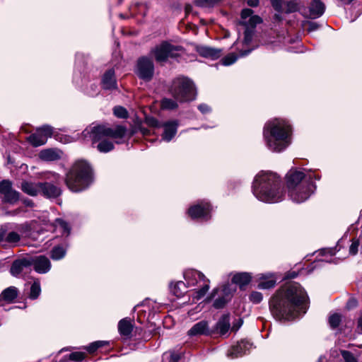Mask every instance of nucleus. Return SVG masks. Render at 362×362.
I'll return each mask as SVG.
<instances>
[{"instance_id":"obj_56","label":"nucleus","mask_w":362,"mask_h":362,"mask_svg":"<svg viewBox=\"0 0 362 362\" xmlns=\"http://www.w3.org/2000/svg\"><path fill=\"white\" fill-rule=\"evenodd\" d=\"M319 28V25L317 23L315 22H309L308 23V32H313Z\"/></svg>"},{"instance_id":"obj_4","label":"nucleus","mask_w":362,"mask_h":362,"mask_svg":"<svg viewBox=\"0 0 362 362\" xmlns=\"http://www.w3.org/2000/svg\"><path fill=\"white\" fill-rule=\"evenodd\" d=\"M320 180V176L313 173L305 174L297 169H291L286 174V185L288 196L292 201L302 203L307 200L314 192L316 186L313 179Z\"/></svg>"},{"instance_id":"obj_29","label":"nucleus","mask_w":362,"mask_h":362,"mask_svg":"<svg viewBox=\"0 0 362 362\" xmlns=\"http://www.w3.org/2000/svg\"><path fill=\"white\" fill-rule=\"evenodd\" d=\"M40 158L47 161L57 160L60 158V153L54 149H45L40 152Z\"/></svg>"},{"instance_id":"obj_34","label":"nucleus","mask_w":362,"mask_h":362,"mask_svg":"<svg viewBox=\"0 0 362 362\" xmlns=\"http://www.w3.org/2000/svg\"><path fill=\"white\" fill-rule=\"evenodd\" d=\"M185 283L180 281L175 284H170V291L177 297H181L185 292Z\"/></svg>"},{"instance_id":"obj_18","label":"nucleus","mask_w":362,"mask_h":362,"mask_svg":"<svg viewBox=\"0 0 362 362\" xmlns=\"http://www.w3.org/2000/svg\"><path fill=\"white\" fill-rule=\"evenodd\" d=\"M21 190L31 197H37L40 195L41 182L23 181L21 185Z\"/></svg>"},{"instance_id":"obj_11","label":"nucleus","mask_w":362,"mask_h":362,"mask_svg":"<svg viewBox=\"0 0 362 362\" xmlns=\"http://www.w3.org/2000/svg\"><path fill=\"white\" fill-rule=\"evenodd\" d=\"M154 74V65L152 60L147 57H141L137 62L136 74L144 80L150 81Z\"/></svg>"},{"instance_id":"obj_49","label":"nucleus","mask_w":362,"mask_h":362,"mask_svg":"<svg viewBox=\"0 0 362 362\" xmlns=\"http://www.w3.org/2000/svg\"><path fill=\"white\" fill-rule=\"evenodd\" d=\"M341 356L346 362H358L353 354L349 351H341Z\"/></svg>"},{"instance_id":"obj_47","label":"nucleus","mask_w":362,"mask_h":362,"mask_svg":"<svg viewBox=\"0 0 362 362\" xmlns=\"http://www.w3.org/2000/svg\"><path fill=\"white\" fill-rule=\"evenodd\" d=\"M209 288V286L208 284H204L201 289L196 291V296L194 297V299L197 300H200L204 295L206 293Z\"/></svg>"},{"instance_id":"obj_35","label":"nucleus","mask_w":362,"mask_h":362,"mask_svg":"<svg viewBox=\"0 0 362 362\" xmlns=\"http://www.w3.org/2000/svg\"><path fill=\"white\" fill-rule=\"evenodd\" d=\"M178 103H180L178 100H177L175 98H163L160 102L161 108L163 110H175L178 107Z\"/></svg>"},{"instance_id":"obj_9","label":"nucleus","mask_w":362,"mask_h":362,"mask_svg":"<svg viewBox=\"0 0 362 362\" xmlns=\"http://www.w3.org/2000/svg\"><path fill=\"white\" fill-rule=\"evenodd\" d=\"M51 181L41 182L40 195L47 199H54L62 194V189L58 186L61 182L60 175L57 173H51L47 177Z\"/></svg>"},{"instance_id":"obj_8","label":"nucleus","mask_w":362,"mask_h":362,"mask_svg":"<svg viewBox=\"0 0 362 362\" xmlns=\"http://www.w3.org/2000/svg\"><path fill=\"white\" fill-rule=\"evenodd\" d=\"M183 52L180 46L163 42L151 50V54L158 62H165L168 58H177Z\"/></svg>"},{"instance_id":"obj_40","label":"nucleus","mask_w":362,"mask_h":362,"mask_svg":"<svg viewBox=\"0 0 362 362\" xmlns=\"http://www.w3.org/2000/svg\"><path fill=\"white\" fill-rule=\"evenodd\" d=\"M341 320V315L339 314L334 313L329 316L328 322H329V325L331 327V328L335 329L339 325Z\"/></svg>"},{"instance_id":"obj_61","label":"nucleus","mask_w":362,"mask_h":362,"mask_svg":"<svg viewBox=\"0 0 362 362\" xmlns=\"http://www.w3.org/2000/svg\"><path fill=\"white\" fill-rule=\"evenodd\" d=\"M140 132L143 135H148L150 134V131L145 127H141Z\"/></svg>"},{"instance_id":"obj_48","label":"nucleus","mask_w":362,"mask_h":362,"mask_svg":"<svg viewBox=\"0 0 362 362\" xmlns=\"http://www.w3.org/2000/svg\"><path fill=\"white\" fill-rule=\"evenodd\" d=\"M262 294L258 291H253L250 295V300L254 303H259L262 300Z\"/></svg>"},{"instance_id":"obj_32","label":"nucleus","mask_w":362,"mask_h":362,"mask_svg":"<svg viewBox=\"0 0 362 362\" xmlns=\"http://www.w3.org/2000/svg\"><path fill=\"white\" fill-rule=\"evenodd\" d=\"M29 265L28 260L27 259H21L15 261L11 267V273L13 276H17L21 274L24 267Z\"/></svg>"},{"instance_id":"obj_24","label":"nucleus","mask_w":362,"mask_h":362,"mask_svg":"<svg viewBox=\"0 0 362 362\" xmlns=\"http://www.w3.org/2000/svg\"><path fill=\"white\" fill-rule=\"evenodd\" d=\"M188 335L190 337L198 335H206L209 334V326L206 321H200L188 331Z\"/></svg>"},{"instance_id":"obj_39","label":"nucleus","mask_w":362,"mask_h":362,"mask_svg":"<svg viewBox=\"0 0 362 362\" xmlns=\"http://www.w3.org/2000/svg\"><path fill=\"white\" fill-rule=\"evenodd\" d=\"M182 356V353L175 351H170L163 354V359L168 360V362H178Z\"/></svg>"},{"instance_id":"obj_36","label":"nucleus","mask_w":362,"mask_h":362,"mask_svg":"<svg viewBox=\"0 0 362 362\" xmlns=\"http://www.w3.org/2000/svg\"><path fill=\"white\" fill-rule=\"evenodd\" d=\"M284 10L279 13H291L299 10V4L296 1H284L283 4Z\"/></svg>"},{"instance_id":"obj_22","label":"nucleus","mask_w":362,"mask_h":362,"mask_svg":"<svg viewBox=\"0 0 362 362\" xmlns=\"http://www.w3.org/2000/svg\"><path fill=\"white\" fill-rule=\"evenodd\" d=\"M133 327V323L129 318H124L118 323L119 333L124 339L130 338Z\"/></svg>"},{"instance_id":"obj_25","label":"nucleus","mask_w":362,"mask_h":362,"mask_svg":"<svg viewBox=\"0 0 362 362\" xmlns=\"http://www.w3.org/2000/svg\"><path fill=\"white\" fill-rule=\"evenodd\" d=\"M276 279L271 274H261L258 288L261 289H269L276 285Z\"/></svg>"},{"instance_id":"obj_53","label":"nucleus","mask_w":362,"mask_h":362,"mask_svg":"<svg viewBox=\"0 0 362 362\" xmlns=\"http://www.w3.org/2000/svg\"><path fill=\"white\" fill-rule=\"evenodd\" d=\"M270 2L273 6V8L277 11L280 12L284 10L283 4L284 1L283 0H270Z\"/></svg>"},{"instance_id":"obj_37","label":"nucleus","mask_w":362,"mask_h":362,"mask_svg":"<svg viewBox=\"0 0 362 362\" xmlns=\"http://www.w3.org/2000/svg\"><path fill=\"white\" fill-rule=\"evenodd\" d=\"M66 255V249L61 246L54 247L51 252V258L54 260L62 259Z\"/></svg>"},{"instance_id":"obj_17","label":"nucleus","mask_w":362,"mask_h":362,"mask_svg":"<svg viewBox=\"0 0 362 362\" xmlns=\"http://www.w3.org/2000/svg\"><path fill=\"white\" fill-rule=\"evenodd\" d=\"M102 87L106 90H113L117 88L115 73L113 69L106 71L102 77Z\"/></svg>"},{"instance_id":"obj_63","label":"nucleus","mask_w":362,"mask_h":362,"mask_svg":"<svg viewBox=\"0 0 362 362\" xmlns=\"http://www.w3.org/2000/svg\"><path fill=\"white\" fill-rule=\"evenodd\" d=\"M358 327L360 331L362 332V317L359 318L358 322Z\"/></svg>"},{"instance_id":"obj_64","label":"nucleus","mask_w":362,"mask_h":362,"mask_svg":"<svg viewBox=\"0 0 362 362\" xmlns=\"http://www.w3.org/2000/svg\"><path fill=\"white\" fill-rule=\"evenodd\" d=\"M297 276L295 272H292L288 274V277L291 279H293Z\"/></svg>"},{"instance_id":"obj_3","label":"nucleus","mask_w":362,"mask_h":362,"mask_svg":"<svg viewBox=\"0 0 362 362\" xmlns=\"http://www.w3.org/2000/svg\"><path fill=\"white\" fill-rule=\"evenodd\" d=\"M263 135L267 148L280 153L291 144L292 129L286 119L276 118L266 123Z\"/></svg>"},{"instance_id":"obj_28","label":"nucleus","mask_w":362,"mask_h":362,"mask_svg":"<svg viewBox=\"0 0 362 362\" xmlns=\"http://www.w3.org/2000/svg\"><path fill=\"white\" fill-rule=\"evenodd\" d=\"M230 328V317L228 315H223L216 324V329L221 334H226Z\"/></svg>"},{"instance_id":"obj_15","label":"nucleus","mask_w":362,"mask_h":362,"mask_svg":"<svg viewBox=\"0 0 362 362\" xmlns=\"http://www.w3.org/2000/svg\"><path fill=\"white\" fill-rule=\"evenodd\" d=\"M252 347V344L247 340H242L233 346L228 351V356L232 358H238L245 354Z\"/></svg>"},{"instance_id":"obj_33","label":"nucleus","mask_w":362,"mask_h":362,"mask_svg":"<svg viewBox=\"0 0 362 362\" xmlns=\"http://www.w3.org/2000/svg\"><path fill=\"white\" fill-rule=\"evenodd\" d=\"M28 140L34 146H40L46 143L45 136L37 131L36 133L30 135Z\"/></svg>"},{"instance_id":"obj_31","label":"nucleus","mask_w":362,"mask_h":362,"mask_svg":"<svg viewBox=\"0 0 362 362\" xmlns=\"http://www.w3.org/2000/svg\"><path fill=\"white\" fill-rule=\"evenodd\" d=\"M107 138L108 137H103L101 140L94 143L98 142L97 148L101 153H107L114 148L113 143Z\"/></svg>"},{"instance_id":"obj_54","label":"nucleus","mask_w":362,"mask_h":362,"mask_svg":"<svg viewBox=\"0 0 362 362\" xmlns=\"http://www.w3.org/2000/svg\"><path fill=\"white\" fill-rule=\"evenodd\" d=\"M243 320L242 318H238L237 320H235V322H233V326H232V331H238L240 327L243 325Z\"/></svg>"},{"instance_id":"obj_46","label":"nucleus","mask_w":362,"mask_h":362,"mask_svg":"<svg viewBox=\"0 0 362 362\" xmlns=\"http://www.w3.org/2000/svg\"><path fill=\"white\" fill-rule=\"evenodd\" d=\"M209 288V286L208 284H204L201 289L196 291V296L194 297V299L197 300H200L204 295L206 293Z\"/></svg>"},{"instance_id":"obj_60","label":"nucleus","mask_w":362,"mask_h":362,"mask_svg":"<svg viewBox=\"0 0 362 362\" xmlns=\"http://www.w3.org/2000/svg\"><path fill=\"white\" fill-rule=\"evenodd\" d=\"M247 3L250 6L256 7L259 5V0H248Z\"/></svg>"},{"instance_id":"obj_27","label":"nucleus","mask_w":362,"mask_h":362,"mask_svg":"<svg viewBox=\"0 0 362 362\" xmlns=\"http://www.w3.org/2000/svg\"><path fill=\"white\" fill-rule=\"evenodd\" d=\"M251 280V275L247 272H241L235 274L232 279V281L238 285L240 288L248 284Z\"/></svg>"},{"instance_id":"obj_21","label":"nucleus","mask_w":362,"mask_h":362,"mask_svg":"<svg viewBox=\"0 0 362 362\" xmlns=\"http://www.w3.org/2000/svg\"><path fill=\"white\" fill-rule=\"evenodd\" d=\"M184 276L188 286H194L201 281H205L204 275L197 270L186 271Z\"/></svg>"},{"instance_id":"obj_16","label":"nucleus","mask_w":362,"mask_h":362,"mask_svg":"<svg viewBox=\"0 0 362 362\" xmlns=\"http://www.w3.org/2000/svg\"><path fill=\"white\" fill-rule=\"evenodd\" d=\"M253 11L250 8H245L241 12L240 24L245 26H250L252 28L262 23V19L258 16L252 15Z\"/></svg>"},{"instance_id":"obj_45","label":"nucleus","mask_w":362,"mask_h":362,"mask_svg":"<svg viewBox=\"0 0 362 362\" xmlns=\"http://www.w3.org/2000/svg\"><path fill=\"white\" fill-rule=\"evenodd\" d=\"M114 114L119 118H127L128 112L125 108L121 106H117L114 108Z\"/></svg>"},{"instance_id":"obj_13","label":"nucleus","mask_w":362,"mask_h":362,"mask_svg":"<svg viewBox=\"0 0 362 362\" xmlns=\"http://www.w3.org/2000/svg\"><path fill=\"white\" fill-rule=\"evenodd\" d=\"M21 235L15 231L6 232L5 229H0V245L2 247H16L19 245Z\"/></svg>"},{"instance_id":"obj_51","label":"nucleus","mask_w":362,"mask_h":362,"mask_svg":"<svg viewBox=\"0 0 362 362\" xmlns=\"http://www.w3.org/2000/svg\"><path fill=\"white\" fill-rule=\"evenodd\" d=\"M359 240L357 239H353L352 243L349 247V253L352 255H355L358 250Z\"/></svg>"},{"instance_id":"obj_41","label":"nucleus","mask_w":362,"mask_h":362,"mask_svg":"<svg viewBox=\"0 0 362 362\" xmlns=\"http://www.w3.org/2000/svg\"><path fill=\"white\" fill-rule=\"evenodd\" d=\"M238 56L237 54H235L234 53H230V54H228L227 56H226L225 57H223L221 59V62H222L223 65L229 66V65H231L233 63H235L236 62V60L238 59Z\"/></svg>"},{"instance_id":"obj_1","label":"nucleus","mask_w":362,"mask_h":362,"mask_svg":"<svg viewBox=\"0 0 362 362\" xmlns=\"http://www.w3.org/2000/svg\"><path fill=\"white\" fill-rule=\"evenodd\" d=\"M308 296L296 282H288L279 288L269 301L272 315L278 320H293L306 312Z\"/></svg>"},{"instance_id":"obj_38","label":"nucleus","mask_w":362,"mask_h":362,"mask_svg":"<svg viewBox=\"0 0 362 362\" xmlns=\"http://www.w3.org/2000/svg\"><path fill=\"white\" fill-rule=\"evenodd\" d=\"M41 293L40 284L39 281H35L30 286L29 297L31 299H36Z\"/></svg>"},{"instance_id":"obj_50","label":"nucleus","mask_w":362,"mask_h":362,"mask_svg":"<svg viewBox=\"0 0 362 362\" xmlns=\"http://www.w3.org/2000/svg\"><path fill=\"white\" fill-rule=\"evenodd\" d=\"M228 300L225 297H221L216 299L214 302V307L216 309L222 308L225 306Z\"/></svg>"},{"instance_id":"obj_43","label":"nucleus","mask_w":362,"mask_h":362,"mask_svg":"<svg viewBox=\"0 0 362 362\" xmlns=\"http://www.w3.org/2000/svg\"><path fill=\"white\" fill-rule=\"evenodd\" d=\"M253 29L254 28H252L250 26H246V29L244 32V45H247L252 41L253 36Z\"/></svg>"},{"instance_id":"obj_10","label":"nucleus","mask_w":362,"mask_h":362,"mask_svg":"<svg viewBox=\"0 0 362 362\" xmlns=\"http://www.w3.org/2000/svg\"><path fill=\"white\" fill-rule=\"evenodd\" d=\"M0 194L4 203L16 204L20 199V193L13 188V185L8 180L0 182Z\"/></svg>"},{"instance_id":"obj_12","label":"nucleus","mask_w":362,"mask_h":362,"mask_svg":"<svg viewBox=\"0 0 362 362\" xmlns=\"http://www.w3.org/2000/svg\"><path fill=\"white\" fill-rule=\"evenodd\" d=\"M211 205L206 202L194 205L188 209L189 216L193 218L208 220L210 218Z\"/></svg>"},{"instance_id":"obj_59","label":"nucleus","mask_w":362,"mask_h":362,"mask_svg":"<svg viewBox=\"0 0 362 362\" xmlns=\"http://www.w3.org/2000/svg\"><path fill=\"white\" fill-rule=\"evenodd\" d=\"M94 346H96L98 349L100 347H102L107 344V341H94Z\"/></svg>"},{"instance_id":"obj_26","label":"nucleus","mask_w":362,"mask_h":362,"mask_svg":"<svg viewBox=\"0 0 362 362\" xmlns=\"http://www.w3.org/2000/svg\"><path fill=\"white\" fill-rule=\"evenodd\" d=\"M18 296V289L14 286H10L4 289L0 295V300L8 303L13 302Z\"/></svg>"},{"instance_id":"obj_44","label":"nucleus","mask_w":362,"mask_h":362,"mask_svg":"<svg viewBox=\"0 0 362 362\" xmlns=\"http://www.w3.org/2000/svg\"><path fill=\"white\" fill-rule=\"evenodd\" d=\"M85 353L81 351L72 352L69 355V360L74 361L76 362L82 361L85 358Z\"/></svg>"},{"instance_id":"obj_23","label":"nucleus","mask_w":362,"mask_h":362,"mask_svg":"<svg viewBox=\"0 0 362 362\" xmlns=\"http://www.w3.org/2000/svg\"><path fill=\"white\" fill-rule=\"evenodd\" d=\"M197 52L205 58L216 59L221 55V50L206 46H199L197 48Z\"/></svg>"},{"instance_id":"obj_58","label":"nucleus","mask_w":362,"mask_h":362,"mask_svg":"<svg viewBox=\"0 0 362 362\" xmlns=\"http://www.w3.org/2000/svg\"><path fill=\"white\" fill-rule=\"evenodd\" d=\"M22 202L26 206L33 207L34 206L33 202L28 198L23 199Z\"/></svg>"},{"instance_id":"obj_52","label":"nucleus","mask_w":362,"mask_h":362,"mask_svg":"<svg viewBox=\"0 0 362 362\" xmlns=\"http://www.w3.org/2000/svg\"><path fill=\"white\" fill-rule=\"evenodd\" d=\"M146 122L150 127H156V128H160L162 127V124L159 122V121L152 117H146Z\"/></svg>"},{"instance_id":"obj_55","label":"nucleus","mask_w":362,"mask_h":362,"mask_svg":"<svg viewBox=\"0 0 362 362\" xmlns=\"http://www.w3.org/2000/svg\"><path fill=\"white\" fill-rule=\"evenodd\" d=\"M198 109L202 114H206L211 112L210 107L208 105L204 103L200 104L198 106Z\"/></svg>"},{"instance_id":"obj_5","label":"nucleus","mask_w":362,"mask_h":362,"mask_svg":"<svg viewBox=\"0 0 362 362\" xmlns=\"http://www.w3.org/2000/svg\"><path fill=\"white\" fill-rule=\"evenodd\" d=\"M93 181L90 165L83 160L76 162L66 174L65 182L72 192H78L87 188Z\"/></svg>"},{"instance_id":"obj_20","label":"nucleus","mask_w":362,"mask_h":362,"mask_svg":"<svg viewBox=\"0 0 362 362\" xmlns=\"http://www.w3.org/2000/svg\"><path fill=\"white\" fill-rule=\"evenodd\" d=\"M308 8V17L315 19L323 15L325 11V5L320 0H313Z\"/></svg>"},{"instance_id":"obj_14","label":"nucleus","mask_w":362,"mask_h":362,"mask_svg":"<svg viewBox=\"0 0 362 362\" xmlns=\"http://www.w3.org/2000/svg\"><path fill=\"white\" fill-rule=\"evenodd\" d=\"M29 264H32L36 272L39 274L47 273L51 269V262L49 259L44 256L40 255L28 260Z\"/></svg>"},{"instance_id":"obj_30","label":"nucleus","mask_w":362,"mask_h":362,"mask_svg":"<svg viewBox=\"0 0 362 362\" xmlns=\"http://www.w3.org/2000/svg\"><path fill=\"white\" fill-rule=\"evenodd\" d=\"M55 230L62 233V235L68 236L70 234L69 224L62 218H57L54 223Z\"/></svg>"},{"instance_id":"obj_42","label":"nucleus","mask_w":362,"mask_h":362,"mask_svg":"<svg viewBox=\"0 0 362 362\" xmlns=\"http://www.w3.org/2000/svg\"><path fill=\"white\" fill-rule=\"evenodd\" d=\"M37 131L45 136L46 141H47V138L50 137L53 133L52 127L49 125H44V126L38 128L37 129Z\"/></svg>"},{"instance_id":"obj_6","label":"nucleus","mask_w":362,"mask_h":362,"mask_svg":"<svg viewBox=\"0 0 362 362\" xmlns=\"http://www.w3.org/2000/svg\"><path fill=\"white\" fill-rule=\"evenodd\" d=\"M170 93L180 103L192 100L196 95L193 81L185 76H178L173 81Z\"/></svg>"},{"instance_id":"obj_57","label":"nucleus","mask_w":362,"mask_h":362,"mask_svg":"<svg viewBox=\"0 0 362 362\" xmlns=\"http://www.w3.org/2000/svg\"><path fill=\"white\" fill-rule=\"evenodd\" d=\"M85 349L90 354L94 353L98 349L97 346H94L93 342L87 346Z\"/></svg>"},{"instance_id":"obj_62","label":"nucleus","mask_w":362,"mask_h":362,"mask_svg":"<svg viewBox=\"0 0 362 362\" xmlns=\"http://www.w3.org/2000/svg\"><path fill=\"white\" fill-rule=\"evenodd\" d=\"M356 300L354 299H351L350 300L348 303H347V307L349 308H351V307L353 306H355L356 305Z\"/></svg>"},{"instance_id":"obj_2","label":"nucleus","mask_w":362,"mask_h":362,"mask_svg":"<svg viewBox=\"0 0 362 362\" xmlns=\"http://www.w3.org/2000/svg\"><path fill=\"white\" fill-rule=\"evenodd\" d=\"M252 192L257 199L267 203L281 202L284 196L280 177L270 172H261L255 177Z\"/></svg>"},{"instance_id":"obj_19","label":"nucleus","mask_w":362,"mask_h":362,"mask_svg":"<svg viewBox=\"0 0 362 362\" xmlns=\"http://www.w3.org/2000/svg\"><path fill=\"white\" fill-rule=\"evenodd\" d=\"M178 122L176 120L169 121L162 124L164 132L162 134V140L169 142L177 133Z\"/></svg>"},{"instance_id":"obj_7","label":"nucleus","mask_w":362,"mask_h":362,"mask_svg":"<svg viewBox=\"0 0 362 362\" xmlns=\"http://www.w3.org/2000/svg\"><path fill=\"white\" fill-rule=\"evenodd\" d=\"M126 132L127 129L123 126H117L112 129L105 125H98L86 129L83 132V135L85 139L90 140L94 144L95 141L101 140L103 137L122 139L124 136Z\"/></svg>"}]
</instances>
